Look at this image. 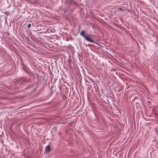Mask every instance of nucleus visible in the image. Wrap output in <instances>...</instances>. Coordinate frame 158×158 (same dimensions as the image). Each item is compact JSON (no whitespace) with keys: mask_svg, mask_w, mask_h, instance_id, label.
Here are the masks:
<instances>
[{"mask_svg":"<svg viewBox=\"0 0 158 158\" xmlns=\"http://www.w3.org/2000/svg\"><path fill=\"white\" fill-rule=\"evenodd\" d=\"M80 35L87 41L92 43L94 42L93 39L90 37V35L86 33L85 31H81L80 33Z\"/></svg>","mask_w":158,"mask_h":158,"instance_id":"nucleus-1","label":"nucleus"},{"mask_svg":"<svg viewBox=\"0 0 158 158\" xmlns=\"http://www.w3.org/2000/svg\"><path fill=\"white\" fill-rule=\"evenodd\" d=\"M50 147L49 145H48L45 148V152H48L50 151Z\"/></svg>","mask_w":158,"mask_h":158,"instance_id":"nucleus-2","label":"nucleus"},{"mask_svg":"<svg viewBox=\"0 0 158 158\" xmlns=\"http://www.w3.org/2000/svg\"><path fill=\"white\" fill-rule=\"evenodd\" d=\"M31 26V24H29L27 25V27L28 28H29Z\"/></svg>","mask_w":158,"mask_h":158,"instance_id":"nucleus-3","label":"nucleus"},{"mask_svg":"<svg viewBox=\"0 0 158 158\" xmlns=\"http://www.w3.org/2000/svg\"><path fill=\"white\" fill-rule=\"evenodd\" d=\"M119 9L121 10V8H119Z\"/></svg>","mask_w":158,"mask_h":158,"instance_id":"nucleus-4","label":"nucleus"}]
</instances>
